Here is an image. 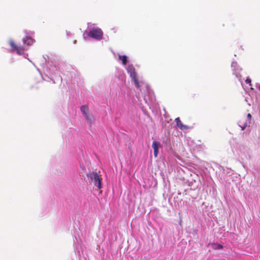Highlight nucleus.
I'll list each match as a JSON object with an SVG mask.
<instances>
[{"label":"nucleus","instance_id":"f257e3e1","mask_svg":"<svg viewBox=\"0 0 260 260\" xmlns=\"http://www.w3.org/2000/svg\"><path fill=\"white\" fill-rule=\"evenodd\" d=\"M87 177L92 182L95 186H96L99 189L102 188V178L96 172H92L88 173L87 175Z\"/></svg>","mask_w":260,"mask_h":260},{"label":"nucleus","instance_id":"f03ea898","mask_svg":"<svg viewBox=\"0 0 260 260\" xmlns=\"http://www.w3.org/2000/svg\"><path fill=\"white\" fill-rule=\"evenodd\" d=\"M103 32L100 28H93L89 30L88 36L95 40H100L102 38Z\"/></svg>","mask_w":260,"mask_h":260},{"label":"nucleus","instance_id":"7ed1b4c3","mask_svg":"<svg viewBox=\"0 0 260 260\" xmlns=\"http://www.w3.org/2000/svg\"><path fill=\"white\" fill-rule=\"evenodd\" d=\"M127 71L128 73L129 74L131 77L133 79L134 81L135 84L136 86L140 88V85L139 83L138 78L137 77V74L136 73V70L133 67V65H129L127 67Z\"/></svg>","mask_w":260,"mask_h":260},{"label":"nucleus","instance_id":"20e7f679","mask_svg":"<svg viewBox=\"0 0 260 260\" xmlns=\"http://www.w3.org/2000/svg\"><path fill=\"white\" fill-rule=\"evenodd\" d=\"M251 115H247L243 119L239 121L238 124L242 130H244L246 126L249 125L251 123Z\"/></svg>","mask_w":260,"mask_h":260},{"label":"nucleus","instance_id":"39448f33","mask_svg":"<svg viewBox=\"0 0 260 260\" xmlns=\"http://www.w3.org/2000/svg\"><path fill=\"white\" fill-rule=\"evenodd\" d=\"M10 45L13 51H16L18 54L21 55L24 53V49L22 46L16 45L13 40H10Z\"/></svg>","mask_w":260,"mask_h":260},{"label":"nucleus","instance_id":"423d86ee","mask_svg":"<svg viewBox=\"0 0 260 260\" xmlns=\"http://www.w3.org/2000/svg\"><path fill=\"white\" fill-rule=\"evenodd\" d=\"M152 147L154 151V156L155 157H157L158 153V149L160 147V144L159 142L154 141L152 143Z\"/></svg>","mask_w":260,"mask_h":260},{"label":"nucleus","instance_id":"0eeeda50","mask_svg":"<svg viewBox=\"0 0 260 260\" xmlns=\"http://www.w3.org/2000/svg\"><path fill=\"white\" fill-rule=\"evenodd\" d=\"M175 121L176 123V125L178 127H179L180 129H187L188 128V126L186 125H184L181 121H180L179 117L175 118Z\"/></svg>","mask_w":260,"mask_h":260},{"label":"nucleus","instance_id":"6e6552de","mask_svg":"<svg viewBox=\"0 0 260 260\" xmlns=\"http://www.w3.org/2000/svg\"><path fill=\"white\" fill-rule=\"evenodd\" d=\"M88 124L90 126L95 121L93 115H85Z\"/></svg>","mask_w":260,"mask_h":260},{"label":"nucleus","instance_id":"1a4fd4ad","mask_svg":"<svg viewBox=\"0 0 260 260\" xmlns=\"http://www.w3.org/2000/svg\"><path fill=\"white\" fill-rule=\"evenodd\" d=\"M23 42L24 43L26 44L27 45H31L34 43L35 40L30 37H26L24 39Z\"/></svg>","mask_w":260,"mask_h":260},{"label":"nucleus","instance_id":"9d476101","mask_svg":"<svg viewBox=\"0 0 260 260\" xmlns=\"http://www.w3.org/2000/svg\"><path fill=\"white\" fill-rule=\"evenodd\" d=\"M211 247L214 250H220L223 248V246L217 243H212L211 244Z\"/></svg>","mask_w":260,"mask_h":260},{"label":"nucleus","instance_id":"9b49d317","mask_svg":"<svg viewBox=\"0 0 260 260\" xmlns=\"http://www.w3.org/2000/svg\"><path fill=\"white\" fill-rule=\"evenodd\" d=\"M119 59L121 60L122 64L123 65H126L127 63V56L125 55H119Z\"/></svg>","mask_w":260,"mask_h":260},{"label":"nucleus","instance_id":"f8f14e48","mask_svg":"<svg viewBox=\"0 0 260 260\" xmlns=\"http://www.w3.org/2000/svg\"><path fill=\"white\" fill-rule=\"evenodd\" d=\"M80 109L83 114H87L88 112V107L87 105H83L81 106Z\"/></svg>","mask_w":260,"mask_h":260},{"label":"nucleus","instance_id":"ddd939ff","mask_svg":"<svg viewBox=\"0 0 260 260\" xmlns=\"http://www.w3.org/2000/svg\"><path fill=\"white\" fill-rule=\"evenodd\" d=\"M246 83L250 84L251 82V80L249 78H247L245 81Z\"/></svg>","mask_w":260,"mask_h":260},{"label":"nucleus","instance_id":"4468645a","mask_svg":"<svg viewBox=\"0 0 260 260\" xmlns=\"http://www.w3.org/2000/svg\"><path fill=\"white\" fill-rule=\"evenodd\" d=\"M258 89H259V90H260V85H259V87H258Z\"/></svg>","mask_w":260,"mask_h":260}]
</instances>
